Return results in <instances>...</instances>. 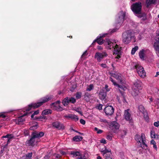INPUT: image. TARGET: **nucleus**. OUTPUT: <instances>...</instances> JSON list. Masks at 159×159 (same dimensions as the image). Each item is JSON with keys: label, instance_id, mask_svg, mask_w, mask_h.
<instances>
[{"label": "nucleus", "instance_id": "obj_25", "mask_svg": "<svg viewBox=\"0 0 159 159\" xmlns=\"http://www.w3.org/2000/svg\"><path fill=\"white\" fill-rule=\"evenodd\" d=\"M145 53L146 51L144 49H142L140 50L139 53L140 58L143 60H144Z\"/></svg>", "mask_w": 159, "mask_h": 159}, {"label": "nucleus", "instance_id": "obj_2", "mask_svg": "<svg viewBox=\"0 0 159 159\" xmlns=\"http://www.w3.org/2000/svg\"><path fill=\"white\" fill-rule=\"evenodd\" d=\"M132 39L135 41V38L134 33L131 31L127 30L122 34V41L125 43H129Z\"/></svg>", "mask_w": 159, "mask_h": 159}, {"label": "nucleus", "instance_id": "obj_30", "mask_svg": "<svg viewBox=\"0 0 159 159\" xmlns=\"http://www.w3.org/2000/svg\"><path fill=\"white\" fill-rule=\"evenodd\" d=\"M150 134L151 137L152 138L158 139L159 138V135L158 134H155L154 131L153 130H152L151 131Z\"/></svg>", "mask_w": 159, "mask_h": 159}, {"label": "nucleus", "instance_id": "obj_62", "mask_svg": "<svg viewBox=\"0 0 159 159\" xmlns=\"http://www.w3.org/2000/svg\"><path fill=\"white\" fill-rule=\"evenodd\" d=\"M116 29H113L112 31H111V33H113V32H116Z\"/></svg>", "mask_w": 159, "mask_h": 159}, {"label": "nucleus", "instance_id": "obj_37", "mask_svg": "<svg viewBox=\"0 0 159 159\" xmlns=\"http://www.w3.org/2000/svg\"><path fill=\"white\" fill-rule=\"evenodd\" d=\"M102 152H103V155L105 156L106 154H107V153H111V150L105 149L104 150L102 151Z\"/></svg>", "mask_w": 159, "mask_h": 159}, {"label": "nucleus", "instance_id": "obj_38", "mask_svg": "<svg viewBox=\"0 0 159 159\" xmlns=\"http://www.w3.org/2000/svg\"><path fill=\"white\" fill-rule=\"evenodd\" d=\"M94 88L93 85V84H90L88 86L86 89V91H90L93 89Z\"/></svg>", "mask_w": 159, "mask_h": 159}, {"label": "nucleus", "instance_id": "obj_44", "mask_svg": "<svg viewBox=\"0 0 159 159\" xmlns=\"http://www.w3.org/2000/svg\"><path fill=\"white\" fill-rule=\"evenodd\" d=\"M155 104L157 106L158 108H159V99H157L154 101Z\"/></svg>", "mask_w": 159, "mask_h": 159}, {"label": "nucleus", "instance_id": "obj_55", "mask_svg": "<svg viewBox=\"0 0 159 159\" xmlns=\"http://www.w3.org/2000/svg\"><path fill=\"white\" fill-rule=\"evenodd\" d=\"M39 113V110H37L35 111L34 113V115H37Z\"/></svg>", "mask_w": 159, "mask_h": 159}, {"label": "nucleus", "instance_id": "obj_15", "mask_svg": "<svg viewBox=\"0 0 159 159\" xmlns=\"http://www.w3.org/2000/svg\"><path fill=\"white\" fill-rule=\"evenodd\" d=\"M53 127L59 129H63L64 128V126L63 124L58 121H56L52 123Z\"/></svg>", "mask_w": 159, "mask_h": 159}, {"label": "nucleus", "instance_id": "obj_6", "mask_svg": "<svg viewBox=\"0 0 159 159\" xmlns=\"http://www.w3.org/2000/svg\"><path fill=\"white\" fill-rule=\"evenodd\" d=\"M134 67L139 75L141 77L144 78L146 76V73L143 67L139 64H136Z\"/></svg>", "mask_w": 159, "mask_h": 159}, {"label": "nucleus", "instance_id": "obj_20", "mask_svg": "<svg viewBox=\"0 0 159 159\" xmlns=\"http://www.w3.org/2000/svg\"><path fill=\"white\" fill-rule=\"evenodd\" d=\"M107 34H103L102 35H100V37H98L92 43V44H93L95 42H97V43L99 44H102L103 43V40L102 39V38L104 37Z\"/></svg>", "mask_w": 159, "mask_h": 159}, {"label": "nucleus", "instance_id": "obj_22", "mask_svg": "<svg viewBox=\"0 0 159 159\" xmlns=\"http://www.w3.org/2000/svg\"><path fill=\"white\" fill-rule=\"evenodd\" d=\"M14 136L12 134H7L5 136H3L2 137V138H7L8 139L7 143V144L4 146V148H7L8 144L10 143L11 139L13 138Z\"/></svg>", "mask_w": 159, "mask_h": 159}, {"label": "nucleus", "instance_id": "obj_49", "mask_svg": "<svg viewBox=\"0 0 159 159\" xmlns=\"http://www.w3.org/2000/svg\"><path fill=\"white\" fill-rule=\"evenodd\" d=\"M24 132L25 134V136H27L29 134L28 131L27 130H24Z\"/></svg>", "mask_w": 159, "mask_h": 159}, {"label": "nucleus", "instance_id": "obj_17", "mask_svg": "<svg viewBox=\"0 0 159 159\" xmlns=\"http://www.w3.org/2000/svg\"><path fill=\"white\" fill-rule=\"evenodd\" d=\"M129 110L128 109L125 110L124 112V117L125 119L127 121L130 122L132 120V118L131 115L129 112Z\"/></svg>", "mask_w": 159, "mask_h": 159}, {"label": "nucleus", "instance_id": "obj_10", "mask_svg": "<svg viewBox=\"0 0 159 159\" xmlns=\"http://www.w3.org/2000/svg\"><path fill=\"white\" fill-rule=\"evenodd\" d=\"M138 109L141 112L143 115L144 118L146 121L148 120V117L146 110L145 109L144 107L142 105H140L139 106Z\"/></svg>", "mask_w": 159, "mask_h": 159}, {"label": "nucleus", "instance_id": "obj_13", "mask_svg": "<svg viewBox=\"0 0 159 159\" xmlns=\"http://www.w3.org/2000/svg\"><path fill=\"white\" fill-rule=\"evenodd\" d=\"M125 13L122 11H120L118 14V18L117 23L118 24L122 23L125 16Z\"/></svg>", "mask_w": 159, "mask_h": 159}, {"label": "nucleus", "instance_id": "obj_3", "mask_svg": "<svg viewBox=\"0 0 159 159\" xmlns=\"http://www.w3.org/2000/svg\"><path fill=\"white\" fill-rule=\"evenodd\" d=\"M52 98V96H47L45 97L41 98L39 102H38L37 103H32L29 105L28 108H26L25 110L26 111L28 112L29 111L32 107L34 108H37L42 105L44 103L49 101V100L51 99Z\"/></svg>", "mask_w": 159, "mask_h": 159}, {"label": "nucleus", "instance_id": "obj_33", "mask_svg": "<svg viewBox=\"0 0 159 159\" xmlns=\"http://www.w3.org/2000/svg\"><path fill=\"white\" fill-rule=\"evenodd\" d=\"M110 80L113 83L114 85L117 86L118 87V88H120L121 89H123L124 90L122 86H121L119 84H117L116 82H115L113 80V79L111 78H110Z\"/></svg>", "mask_w": 159, "mask_h": 159}, {"label": "nucleus", "instance_id": "obj_51", "mask_svg": "<svg viewBox=\"0 0 159 159\" xmlns=\"http://www.w3.org/2000/svg\"><path fill=\"white\" fill-rule=\"evenodd\" d=\"M107 139L110 140H111L112 139V137L110 135H107Z\"/></svg>", "mask_w": 159, "mask_h": 159}, {"label": "nucleus", "instance_id": "obj_12", "mask_svg": "<svg viewBox=\"0 0 159 159\" xmlns=\"http://www.w3.org/2000/svg\"><path fill=\"white\" fill-rule=\"evenodd\" d=\"M109 128L113 131L119 129V124L116 121H113L109 124Z\"/></svg>", "mask_w": 159, "mask_h": 159}, {"label": "nucleus", "instance_id": "obj_32", "mask_svg": "<svg viewBox=\"0 0 159 159\" xmlns=\"http://www.w3.org/2000/svg\"><path fill=\"white\" fill-rule=\"evenodd\" d=\"M82 139V137L80 136H76L74 137L73 138V140L76 142L81 141Z\"/></svg>", "mask_w": 159, "mask_h": 159}, {"label": "nucleus", "instance_id": "obj_35", "mask_svg": "<svg viewBox=\"0 0 159 159\" xmlns=\"http://www.w3.org/2000/svg\"><path fill=\"white\" fill-rule=\"evenodd\" d=\"M70 119H72V120H74L75 121H77L79 119L77 116L72 114L71 115Z\"/></svg>", "mask_w": 159, "mask_h": 159}, {"label": "nucleus", "instance_id": "obj_42", "mask_svg": "<svg viewBox=\"0 0 159 159\" xmlns=\"http://www.w3.org/2000/svg\"><path fill=\"white\" fill-rule=\"evenodd\" d=\"M88 54L87 53V51H85L81 56V58H85L86 56H87Z\"/></svg>", "mask_w": 159, "mask_h": 159}, {"label": "nucleus", "instance_id": "obj_26", "mask_svg": "<svg viewBox=\"0 0 159 159\" xmlns=\"http://www.w3.org/2000/svg\"><path fill=\"white\" fill-rule=\"evenodd\" d=\"M140 89L135 88H133V90L132 92V96L134 97H136L140 93Z\"/></svg>", "mask_w": 159, "mask_h": 159}, {"label": "nucleus", "instance_id": "obj_14", "mask_svg": "<svg viewBox=\"0 0 159 159\" xmlns=\"http://www.w3.org/2000/svg\"><path fill=\"white\" fill-rule=\"evenodd\" d=\"M70 154L73 157H76V159H85L84 156L81 154L79 152L72 151L70 152Z\"/></svg>", "mask_w": 159, "mask_h": 159}, {"label": "nucleus", "instance_id": "obj_5", "mask_svg": "<svg viewBox=\"0 0 159 159\" xmlns=\"http://www.w3.org/2000/svg\"><path fill=\"white\" fill-rule=\"evenodd\" d=\"M131 8L135 14H140L142 9L141 2H139L134 3L131 6Z\"/></svg>", "mask_w": 159, "mask_h": 159}, {"label": "nucleus", "instance_id": "obj_60", "mask_svg": "<svg viewBox=\"0 0 159 159\" xmlns=\"http://www.w3.org/2000/svg\"><path fill=\"white\" fill-rule=\"evenodd\" d=\"M61 153L62 155H65L66 154V152H65L61 151Z\"/></svg>", "mask_w": 159, "mask_h": 159}, {"label": "nucleus", "instance_id": "obj_54", "mask_svg": "<svg viewBox=\"0 0 159 159\" xmlns=\"http://www.w3.org/2000/svg\"><path fill=\"white\" fill-rule=\"evenodd\" d=\"M71 115V114H69V115H66V116H65V118H70V119Z\"/></svg>", "mask_w": 159, "mask_h": 159}, {"label": "nucleus", "instance_id": "obj_23", "mask_svg": "<svg viewBox=\"0 0 159 159\" xmlns=\"http://www.w3.org/2000/svg\"><path fill=\"white\" fill-rule=\"evenodd\" d=\"M113 76L117 80L119 83H123V80L121 75L115 74L113 75Z\"/></svg>", "mask_w": 159, "mask_h": 159}, {"label": "nucleus", "instance_id": "obj_9", "mask_svg": "<svg viewBox=\"0 0 159 159\" xmlns=\"http://www.w3.org/2000/svg\"><path fill=\"white\" fill-rule=\"evenodd\" d=\"M76 102V100L73 97H67L64 99L62 101V103L65 106H67L69 103H74Z\"/></svg>", "mask_w": 159, "mask_h": 159}, {"label": "nucleus", "instance_id": "obj_63", "mask_svg": "<svg viewBox=\"0 0 159 159\" xmlns=\"http://www.w3.org/2000/svg\"><path fill=\"white\" fill-rule=\"evenodd\" d=\"M158 75H159V72H157L156 73V75L155 76L157 77Z\"/></svg>", "mask_w": 159, "mask_h": 159}, {"label": "nucleus", "instance_id": "obj_1", "mask_svg": "<svg viewBox=\"0 0 159 159\" xmlns=\"http://www.w3.org/2000/svg\"><path fill=\"white\" fill-rule=\"evenodd\" d=\"M105 44L107 49L112 50L113 54L117 55L116 58L119 59L120 57L121 47L117 45L115 41L107 39Z\"/></svg>", "mask_w": 159, "mask_h": 159}, {"label": "nucleus", "instance_id": "obj_11", "mask_svg": "<svg viewBox=\"0 0 159 159\" xmlns=\"http://www.w3.org/2000/svg\"><path fill=\"white\" fill-rule=\"evenodd\" d=\"M114 110V108L112 106H108L105 108L104 111L106 115L111 116L113 114Z\"/></svg>", "mask_w": 159, "mask_h": 159}, {"label": "nucleus", "instance_id": "obj_16", "mask_svg": "<svg viewBox=\"0 0 159 159\" xmlns=\"http://www.w3.org/2000/svg\"><path fill=\"white\" fill-rule=\"evenodd\" d=\"M36 143L37 142L35 141V138L31 135V138L26 141V144L28 146H33L35 145Z\"/></svg>", "mask_w": 159, "mask_h": 159}, {"label": "nucleus", "instance_id": "obj_18", "mask_svg": "<svg viewBox=\"0 0 159 159\" xmlns=\"http://www.w3.org/2000/svg\"><path fill=\"white\" fill-rule=\"evenodd\" d=\"M27 114V112L21 116L19 117L18 118L15 120V121L16 124H21L22 123L25 121V119L23 117V116H25Z\"/></svg>", "mask_w": 159, "mask_h": 159}, {"label": "nucleus", "instance_id": "obj_29", "mask_svg": "<svg viewBox=\"0 0 159 159\" xmlns=\"http://www.w3.org/2000/svg\"><path fill=\"white\" fill-rule=\"evenodd\" d=\"M32 156V152L29 153L23 156L21 159H31Z\"/></svg>", "mask_w": 159, "mask_h": 159}, {"label": "nucleus", "instance_id": "obj_43", "mask_svg": "<svg viewBox=\"0 0 159 159\" xmlns=\"http://www.w3.org/2000/svg\"><path fill=\"white\" fill-rule=\"evenodd\" d=\"M95 130L97 131L98 134H101L102 133V131L101 129H98L97 128L95 127L94 128Z\"/></svg>", "mask_w": 159, "mask_h": 159}, {"label": "nucleus", "instance_id": "obj_58", "mask_svg": "<svg viewBox=\"0 0 159 159\" xmlns=\"http://www.w3.org/2000/svg\"><path fill=\"white\" fill-rule=\"evenodd\" d=\"M60 157V155L59 154H57L55 156V157L57 159Z\"/></svg>", "mask_w": 159, "mask_h": 159}, {"label": "nucleus", "instance_id": "obj_21", "mask_svg": "<svg viewBox=\"0 0 159 159\" xmlns=\"http://www.w3.org/2000/svg\"><path fill=\"white\" fill-rule=\"evenodd\" d=\"M141 82L138 80H136L134 83V86L133 88L141 89Z\"/></svg>", "mask_w": 159, "mask_h": 159}, {"label": "nucleus", "instance_id": "obj_50", "mask_svg": "<svg viewBox=\"0 0 159 159\" xmlns=\"http://www.w3.org/2000/svg\"><path fill=\"white\" fill-rule=\"evenodd\" d=\"M105 89L106 90V92H108L110 91V89L108 88V86L107 84L105 86Z\"/></svg>", "mask_w": 159, "mask_h": 159}, {"label": "nucleus", "instance_id": "obj_39", "mask_svg": "<svg viewBox=\"0 0 159 159\" xmlns=\"http://www.w3.org/2000/svg\"><path fill=\"white\" fill-rule=\"evenodd\" d=\"M105 157H106L105 159H113L112 157L111 153H108V154H106Z\"/></svg>", "mask_w": 159, "mask_h": 159}, {"label": "nucleus", "instance_id": "obj_53", "mask_svg": "<svg viewBox=\"0 0 159 159\" xmlns=\"http://www.w3.org/2000/svg\"><path fill=\"white\" fill-rule=\"evenodd\" d=\"M101 142L104 144H106V141L104 139H102L101 141Z\"/></svg>", "mask_w": 159, "mask_h": 159}, {"label": "nucleus", "instance_id": "obj_24", "mask_svg": "<svg viewBox=\"0 0 159 159\" xmlns=\"http://www.w3.org/2000/svg\"><path fill=\"white\" fill-rule=\"evenodd\" d=\"M107 96V93L105 92L104 89H102L100 92L99 97L101 100H103L106 98Z\"/></svg>", "mask_w": 159, "mask_h": 159}, {"label": "nucleus", "instance_id": "obj_19", "mask_svg": "<svg viewBox=\"0 0 159 159\" xmlns=\"http://www.w3.org/2000/svg\"><path fill=\"white\" fill-rule=\"evenodd\" d=\"M44 133L43 132H38L36 131H35L33 132L32 134V135L34 137L35 139V138H40L43 136L44 135Z\"/></svg>", "mask_w": 159, "mask_h": 159}, {"label": "nucleus", "instance_id": "obj_64", "mask_svg": "<svg viewBox=\"0 0 159 159\" xmlns=\"http://www.w3.org/2000/svg\"><path fill=\"white\" fill-rule=\"evenodd\" d=\"M97 159H102V158L99 156H98L97 157Z\"/></svg>", "mask_w": 159, "mask_h": 159}, {"label": "nucleus", "instance_id": "obj_28", "mask_svg": "<svg viewBox=\"0 0 159 159\" xmlns=\"http://www.w3.org/2000/svg\"><path fill=\"white\" fill-rule=\"evenodd\" d=\"M60 103V101H58L56 103H53V105L54 106V109L57 110L61 111L62 110V108L60 107L59 104Z\"/></svg>", "mask_w": 159, "mask_h": 159}, {"label": "nucleus", "instance_id": "obj_8", "mask_svg": "<svg viewBox=\"0 0 159 159\" xmlns=\"http://www.w3.org/2000/svg\"><path fill=\"white\" fill-rule=\"evenodd\" d=\"M154 47L156 51V53L159 57V32L157 33L155 37V42L154 44Z\"/></svg>", "mask_w": 159, "mask_h": 159}, {"label": "nucleus", "instance_id": "obj_45", "mask_svg": "<svg viewBox=\"0 0 159 159\" xmlns=\"http://www.w3.org/2000/svg\"><path fill=\"white\" fill-rule=\"evenodd\" d=\"M100 66L103 68H107L108 67L105 64H101L100 65Z\"/></svg>", "mask_w": 159, "mask_h": 159}, {"label": "nucleus", "instance_id": "obj_27", "mask_svg": "<svg viewBox=\"0 0 159 159\" xmlns=\"http://www.w3.org/2000/svg\"><path fill=\"white\" fill-rule=\"evenodd\" d=\"M157 1V0H146L145 2L146 7H148L151 5L155 4Z\"/></svg>", "mask_w": 159, "mask_h": 159}, {"label": "nucleus", "instance_id": "obj_31", "mask_svg": "<svg viewBox=\"0 0 159 159\" xmlns=\"http://www.w3.org/2000/svg\"><path fill=\"white\" fill-rule=\"evenodd\" d=\"M52 111L51 109H47L44 110L42 111V115H45L49 114H51L52 113Z\"/></svg>", "mask_w": 159, "mask_h": 159}, {"label": "nucleus", "instance_id": "obj_61", "mask_svg": "<svg viewBox=\"0 0 159 159\" xmlns=\"http://www.w3.org/2000/svg\"><path fill=\"white\" fill-rule=\"evenodd\" d=\"M76 111L78 112L81 115H82V113L81 111Z\"/></svg>", "mask_w": 159, "mask_h": 159}, {"label": "nucleus", "instance_id": "obj_52", "mask_svg": "<svg viewBox=\"0 0 159 159\" xmlns=\"http://www.w3.org/2000/svg\"><path fill=\"white\" fill-rule=\"evenodd\" d=\"M102 104H99L98 106V109L101 110H102Z\"/></svg>", "mask_w": 159, "mask_h": 159}, {"label": "nucleus", "instance_id": "obj_41", "mask_svg": "<svg viewBox=\"0 0 159 159\" xmlns=\"http://www.w3.org/2000/svg\"><path fill=\"white\" fill-rule=\"evenodd\" d=\"M82 93H81L78 92L76 93V98L77 99H80L81 97Z\"/></svg>", "mask_w": 159, "mask_h": 159}, {"label": "nucleus", "instance_id": "obj_56", "mask_svg": "<svg viewBox=\"0 0 159 159\" xmlns=\"http://www.w3.org/2000/svg\"><path fill=\"white\" fill-rule=\"evenodd\" d=\"M0 117L2 118H4L6 117V116L3 114H0Z\"/></svg>", "mask_w": 159, "mask_h": 159}, {"label": "nucleus", "instance_id": "obj_59", "mask_svg": "<svg viewBox=\"0 0 159 159\" xmlns=\"http://www.w3.org/2000/svg\"><path fill=\"white\" fill-rule=\"evenodd\" d=\"M4 148H4V146L2 147V149L1 151V152L2 153L3 152Z\"/></svg>", "mask_w": 159, "mask_h": 159}, {"label": "nucleus", "instance_id": "obj_40", "mask_svg": "<svg viewBox=\"0 0 159 159\" xmlns=\"http://www.w3.org/2000/svg\"><path fill=\"white\" fill-rule=\"evenodd\" d=\"M90 96V94L88 93H86L84 94V98L86 100H89Z\"/></svg>", "mask_w": 159, "mask_h": 159}, {"label": "nucleus", "instance_id": "obj_46", "mask_svg": "<svg viewBox=\"0 0 159 159\" xmlns=\"http://www.w3.org/2000/svg\"><path fill=\"white\" fill-rule=\"evenodd\" d=\"M154 125L156 127H159V121H157L154 122Z\"/></svg>", "mask_w": 159, "mask_h": 159}, {"label": "nucleus", "instance_id": "obj_47", "mask_svg": "<svg viewBox=\"0 0 159 159\" xmlns=\"http://www.w3.org/2000/svg\"><path fill=\"white\" fill-rule=\"evenodd\" d=\"M37 128V125H35L32 127H31L30 128V129L31 130L35 129Z\"/></svg>", "mask_w": 159, "mask_h": 159}, {"label": "nucleus", "instance_id": "obj_57", "mask_svg": "<svg viewBox=\"0 0 159 159\" xmlns=\"http://www.w3.org/2000/svg\"><path fill=\"white\" fill-rule=\"evenodd\" d=\"M148 98H149V100H150V103H151V102H152L153 101L152 98V97H149Z\"/></svg>", "mask_w": 159, "mask_h": 159}, {"label": "nucleus", "instance_id": "obj_48", "mask_svg": "<svg viewBox=\"0 0 159 159\" xmlns=\"http://www.w3.org/2000/svg\"><path fill=\"white\" fill-rule=\"evenodd\" d=\"M80 123L83 125H84L85 123V121L82 119L80 120Z\"/></svg>", "mask_w": 159, "mask_h": 159}, {"label": "nucleus", "instance_id": "obj_36", "mask_svg": "<svg viewBox=\"0 0 159 159\" xmlns=\"http://www.w3.org/2000/svg\"><path fill=\"white\" fill-rule=\"evenodd\" d=\"M151 144L153 145V147L156 150H157V147L156 145V143L153 140H152L151 141Z\"/></svg>", "mask_w": 159, "mask_h": 159}, {"label": "nucleus", "instance_id": "obj_34", "mask_svg": "<svg viewBox=\"0 0 159 159\" xmlns=\"http://www.w3.org/2000/svg\"><path fill=\"white\" fill-rule=\"evenodd\" d=\"M139 47L137 46H136L134 48H133L131 50V54L132 55H134L138 49Z\"/></svg>", "mask_w": 159, "mask_h": 159}, {"label": "nucleus", "instance_id": "obj_7", "mask_svg": "<svg viewBox=\"0 0 159 159\" xmlns=\"http://www.w3.org/2000/svg\"><path fill=\"white\" fill-rule=\"evenodd\" d=\"M107 56L108 54L106 51L102 52H97L95 53V58L97 59L98 61L100 62L104 57H106Z\"/></svg>", "mask_w": 159, "mask_h": 159}, {"label": "nucleus", "instance_id": "obj_4", "mask_svg": "<svg viewBox=\"0 0 159 159\" xmlns=\"http://www.w3.org/2000/svg\"><path fill=\"white\" fill-rule=\"evenodd\" d=\"M135 139L138 142L140 143V146L143 149H144L147 147V145L146 143L145 135L144 134L142 133L140 136L136 134L135 135Z\"/></svg>", "mask_w": 159, "mask_h": 159}]
</instances>
